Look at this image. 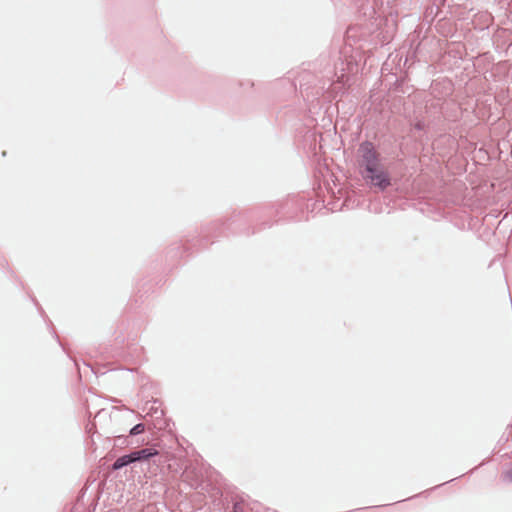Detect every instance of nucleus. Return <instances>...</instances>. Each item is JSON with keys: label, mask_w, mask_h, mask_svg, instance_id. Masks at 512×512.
Wrapping results in <instances>:
<instances>
[{"label": "nucleus", "mask_w": 512, "mask_h": 512, "mask_svg": "<svg viewBox=\"0 0 512 512\" xmlns=\"http://www.w3.org/2000/svg\"><path fill=\"white\" fill-rule=\"evenodd\" d=\"M362 175L367 182L381 190L386 189L391 184L389 173L382 163L363 170Z\"/></svg>", "instance_id": "nucleus-1"}, {"label": "nucleus", "mask_w": 512, "mask_h": 512, "mask_svg": "<svg viewBox=\"0 0 512 512\" xmlns=\"http://www.w3.org/2000/svg\"><path fill=\"white\" fill-rule=\"evenodd\" d=\"M359 164L364 170L381 163L380 154L370 142H364L359 147Z\"/></svg>", "instance_id": "nucleus-2"}, {"label": "nucleus", "mask_w": 512, "mask_h": 512, "mask_svg": "<svg viewBox=\"0 0 512 512\" xmlns=\"http://www.w3.org/2000/svg\"><path fill=\"white\" fill-rule=\"evenodd\" d=\"M131 454H132L133 460L135 462V461H139L142 459H148L151 456L157 455L158 452L156 450L146 448V449L132 452Z\"/></svg>", "instance_id": "nucleus-3"}, {"label": "nucleus", "mask_w": 512, "mask_h": 512, "mask_svg": "<svg viewBox=\"0 0 512 512\" xmlns=\"http://www.w3.org/2000/svg\"><path fill=\"white\" fill-rule=\"evenodd\" d=\"M132 462H134L132 454L121 456L114 462L113 469L118 470Z\"/></svg>", "instance_id": "nucleus-4"}, {"label": "nucleus", "mask_w": 512, "mask_h": 512, "mask_svg": "<svg viewBox=\"0 0 512 512\" xmlns=\"http://www.w3.org/2000/svg\"><path fill=\"white\" fill-rule=\"evenodd\" d=\"M144 430H145V426H144V424L139 423V424L135 425V426L130 430V434H131V435H138V434L143 433V432H144Z\"/></svg>", "instance_id": "nucleus-5"}, {"label": "nucleus", "mask_w": 512, "mask_h": 512, "mask_svg": "<svg viewBox=\"0 0 512 512\" xmlns=\"http://www.w3.org/2000/svg\"><path fill=\"white\" fill-rule=\"evenodd\" d=\"M504 479L512 481V467L504 473Z\"/></svg>", "instance_id": "nucleus-6"}]
</instances>
